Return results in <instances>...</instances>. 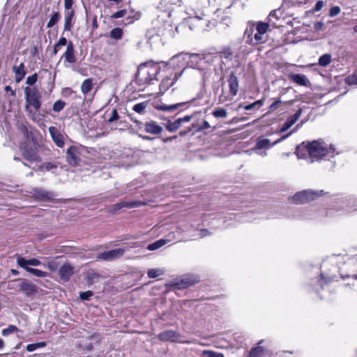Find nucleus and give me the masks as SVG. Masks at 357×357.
Listing matches in <instances>:
<instances>
[{
  "mask_svg": "<svg viewBox=\"0 0 357 357\" xmlns=\"http://www.w3.org/2000/svg\"><path fill=\"white\" fill-rule=\"evenodd\" d=\"M174 83V80L171 78L167 77L165 79H163L160 84V91L161 93H164L167 89H168L171 86H172Z\"/></svg>",
  "mask_w": 357,
  "mask_h": 357,
  "instance_id": "bb28decb",
  "label": "nucleus"
},
{
  "mask_svg": "<svg viewBox=\"0 0 357 357\" xmlns=\"http://www.w3.org/2000/svg\"><path fill=\"white\" fill-rule=\"evenodd\" d=\"M329 280L323 277V275H320V279L319 280V284L321 288H323L324 285L326 284Z\"/></svg>",
  "mask_w": 357,
  "mask_h": 357,
  "instance_id": "bf43d9fd",
  "label": "nucleus"
},
{
  "mask_svg": "<svg viewBox=\"0 0 357 357\" xmlns=\"http://www.w3.org/2000/svg\"><path fill=\"white\" fill-rule=\"evenodd\" d=\"M23 157L30 162H34L39 160V156L32 149H26L23 152Z\"/></svg>",
  "mask_w": 357,
  "mask_h": 357,
  "instance_id": "393cba45",
  "label": "nucleus"
},
{
  "mask_svg": "<svg viewBox=\"0 0 357 357\" xmlns=\"http://www.w3.org/2000/svg\"><path fill=\"white\" fill-rule=\"evenodd\" d=\"M181 126V121L177 119L174 121H171L170 120H167L166 123L165 124V126L166 129L171 132H175L176 130H178Z\"/></svg>",
  "mask_w": 357,
  "mask_h": 357,
  "instance_id": "b1692460",
  "label": "nucleus"
},
{
  "mask_svg": "<svg viewBox=\"0 0 357 357\" xmlns=\"http://www.w3.org/2000/svg\"><path fill=\"white\" fill-rule=\"evenodd\" d=\"M155 77L156 67L153 63H143L138 67L136 77L139 82L150 83Z\"/></svg>",
  "mask_w": 357,
  "mask_h": 357,
  "instance_id": "39448f33",
  "label": "nucleus"
},
{
  "mask_svg": "<svg viewBox=\"0 0 357 357\" xmlns=\"http://www.w3.org/2000/svg\"><path fill=\"white\" fill-rule=\"evenodd\" d=\"M180 335L176 331L169 330L161 333L159 335V338L164 341L177 342L183 344H190L192 343V340L180 341L178 337Z\"/></svg>",
  "mask_w": 357,
  "mask_h": 357,
  "instance_id": "9b49d317",
  "label": "nucleus"
},
{
  "mask_svg": "<svg viewBox=\"0 0 357 357\" xmlns=\"http://www.w3.org/2000/svg\"><path fill=\"white\" fill-rule=\"evenodd\" d=\"M65 105V102H63L61 100H59L54 103L52 109L55 112H60L61 110L63 109Z\"/></svg>",
  "mask_w": 357,
  "mask_h": 357,
  "instance_id": "4c0bfd02",
  "label": "nucleus"
},
{
  "mask_svg": "<svg viewBox=\"0 0 357 357\" xmlns=\"http://www.w3.org/2000/svg\"><path fill=\"white\" fill-rule=\"evenodd\" d=\"M80 148L71 146H70L66 151V160L67 162L73 166H76L79 164L81 160L80 158Z\"/></svg>",
  "mask_w": 357,
  "mask_h": 357,
  "instance_id": "1a4fd4ad",
  "label": "nucleus"
},
{
  "mask_svg": "<svg viewBox=\"0 0 357 357\" xmlns=\"http://www.w3.org/2000/svg\"><path fill=\"white\" fill-rule=\"evenodd\" d=\"M229 90L224 91L219 96V102L223 103L226 101L232 100L237 95L239 89V81L234 73H231L227 78Z\"/></svg>",
  "mask_w": 357,
  "mask_h": 357,
  "instance_id": "7ed1b4c3",
  "label": "nucleus"
},
{
  "mask_svg": "<svg viewBox=\"0 0 357 357\" xmlns=\"http://www.w3.org/2000/svg\"><path fill=\"white\" fill-rule=\"evenodd\" d=\"M299 127V125H297L296 128L292 130L291 132H289L288 134L281 137L280 139L275 141L273 144H271V142L268 139L266 138H258L257 139L256 145L254 149V150H259L262 149H268L273 146L281 142L282 141L287 139L288 137H289L292 133H294L296 129Z\"/></svg>",
  "mask_w": 357,
  "mask_h": 357,
  "instance_id": "6e6552de",
  "label": "nucleus"
},
{
  "mask_svg": "<svg viewBox=\"0 0 357 357\" xmlns=\"http://www.w3.org/2000/svg\"><path fill=\"white\" fill-rule=\"evenodd\" d=\"M318 192H314L310 190H303L295 194L292 197V202L296 204H305L311 200H313L316 197L319 196Z\"/></svg>",
  "mask_w": 357,
  "mask_h": 357,
  "instance_id": "0eeeda50",
  "label": "nucleus"
},
{
  "mask_svg": "<svg viewBox=\"0 0 357 357\" xmlns=\"http://www.w3.org/2000/svg\"><path fill=\"white\" fill-rule=\"evenodd\" d=\"M349 84H357V75L349 78Z\"/></svg>",
  "mask_w": 357,
  "mask_h": 357,
  "instance_id": "338daca9",
  "label": "nucleus"
},
{
  "mask_svg": "<svg viewBox=\"0 0 357 357\" xmlns=\"http://www.w3.org/2000/svg\"><path fill=\"white\" fill-rule=\"evenodd\" d=\"M288 77L291 82L300 86H307L310 84L307 77L304 75L291 73Z\"/></svg>",
  "mask_w": 357,
  "mask_h": 357,
  "instance_id": "dca6fc26",
  "label": "nucleus"
},
{
  "mask_svg": "<svg viewBox=\"0 0 357 357\" xmlns=\"http://www.w3.org/2000/svg\"><path fill=\"white\" fill-rule=\"evenodd\" d=\"M73 273V267L69 264L63 265L59 271V277L63 282L68 281Z\"/></svg>",
  "mask_w": 357,
  "mask_h": 357,
  "instance_id": "4468645a",
  "label": "nucleus"
},
{
  "mask_svg": "<svg viewBox=\"0 0 357 357\" xmlns=\"http://www.w3.org/2000/svg\"><path fill=\"white\" fill-rule=\"evenodd\" d=\"M125 250L117 248L98 254L96 257L98 260L112 261L120 258L123 255Z\"/></svg>",
  "mask_w": 357,
  "mask_h": 357,
  "instance_id": "9d476101",
  "label": "nucleus"
},
{
  "mask_svg": "<svg viewBox=\"0 0 357 357\" xmlns=\"http://www.w3.org/2000/svg\"><path fill=\"white\" fill-rule=\"evenodd\" d=\"M31 193L34 197L40 200L50 199L53 197V193L38 188L33 189Z\"/></svg>",
  "mask_w": 357,
  "mask_h": 357,
  "instance_id": "aec40b11",
  "label": "nucleus"
},
{
  "mask_svg": "<svg viewBox=\"0 0 357 357\" xmlns=\"http://www.w3.org/2000/svg\"><path fill=\"white\" fill-rule=\"evenodd\" d=\"M178 58V55L173 56L169 63L165 61H158V70H160L162 68H169V66L172 65V63Z\"/></svg>",
  "mask_w": 357,
  "mask_h": 357,
  "instance_id": "72a5a7b5",
  "label": "nucleus"
},
{
  "mask_svg": "<svg viewBox=\"0 0 357 357\" xmlns=\"http://www.w3.org/2000/svg\"><path fill=\"white\" fill-rule=\"evenodd\" d=\"M93 296V293L91 291H86L79 293V298L83 301L89 300Z\"/></svg>",
  "mask_w": 357,
  "mask_h": 357,
  "instance_id": "c03bdc74",
  "label": "nucleus"
},
{
  "mask_svg": "<svg viewBox=\"0 0 357 357\" xmlns=\"http://www.w3.org/2000/svg\"><path fill=\"white\" fill-rule=\"evenodd\" d=\"M73 4V0H64L65 10H71Z\"/></svg>",
  "mask_w": 357,
  "mask_h": 357,
  "instance_id": "6e6d98bb",
  "label": "nucleus"
},
{
  "mask_svg": "<svg viewBox=\"0 0 357 357\" xmlns=\"http://www.w3.org/2000/svg\"><path fill=\"white\" fill-rule=\"evenodd\" d=\"M324 1H318L316 3V4H315V6H314V8H313V11H314V12H318V11L321 10V8H323V6H324Z\"/></svg>",
  "mask_w": 357,
  "mask_h": 357,
  "instance_id": "603ef678",
  "label": "nucleus"
},
{
  "mask_svg": "<svg viewBox=\"0 0 357 357\" xmlns=\"http://www.w3.org/2000/svg\"><path fill=\"white\" fill-rule=\"evenodd\" d=\"M211 126H210V124L208 123V121H204L202 123V126H199L197 129H196V131L197 132H199V131H202L203 130H205V129H208Z\"/></svg>",
  "mask_w": 357,
  "mask_h": 357,
  "instance_id": "864d4df0",
  "label": "nucleus"
},
{
  "mask_svg": "<svg viewBox=\"0 0 357 357\" xmlns=\"http://www.w3.org/2000/svg\"><path fill=\"white\" fill-rule=\"evenodd\" d=\"M126 13H127L126 10H119V11L114 13L112 15V18L117 19V18L123 17L126 15Z\"/></svg>",
  "mask_w": 357,
  "mask_h": 357,
  "instance_id": "de8ad7c7",
  "label": "nucleus"
},
{
  "mask_svg": "<svg viewBox=\"0 0 357 357\" xmlns=\"http://www.w3.org/2000/svg\"><path fill=\"white\" fill-rule=\"evenodd\" d=\"M213 115L215 118H226L227 112L225 109L219 107L213 112Z\"/></svg>",
  "mask_w": 357,
  "mask_h": 357,
  "instance_id": "c9c22d12",
  "label": "nucleus"
},
{
  "mask_svg": "<svg viewBox=\"0 0 357 357\" xmlns=\"http://www.w3.org/2000/svg\"><path fill=\"white\" fill-rule=\"evenodd\" d=\"M119 116L116 109H113L112 112V115H111L110 118L108 119V122L112 123L114 121H116L119 119Z\"/></svg>",
  "mask_w": 357,
  "mask_h": 357,
  "instance_id": "8fccbe9b",
  "label": "nucleus"
},
{
  "mask_svg": "<svg viewBox=\"0 0 357 357\" xmlns=\"http://www.w3.org/2000/svg\"><path fill=\"white\" fill-rule=\"evenodd\" d=\"M68 40L64 37H61L58 42L55 44L53 50V55H56L57 54V47H61V46L68 45Z\"/></svg>",
  "mask_w": 357,
  "mask_h": 357,
  "instance_id": "f704fd0d",
  "label": "nucleus"
},
{
  "mask_svg": "<svg viewBox=\"0 0 357 357\" xmlns=\"http://www.w3.org/2000/svg\"><path fill=\"white\" fill-rule=\"evenodd\" d=\"M47 345L45 342H40L33 344H29L26 346V350L29 352H32L37 349L45 347Z\"/></svg>",
  "mask_w": 357,
  "mask_h": 357,
  "instance_id": "c756f323",
  "label": "nucleus"
},
{
  "mask_svg": "<svg viewBox=\"0 0 357 357\" xmlns=\"http://www.w3.org/2000/svg\"><path fill=\"white\" fill-rule=\"evenodd\" d=\"M26 99L25 109L28 112L29 117L36 119V114L32 112L31 107L38 111L41 107V94L36 87L26 86L24 89Z\"/></svg>",
  "mask_w": 357,
  "mask_h": 357,
  "instance_id": "f03ea898",
  "label": "nucleus"
},
{
  "mask_svg": "<svg viewBox=\"0 0 357 357\" xmlns=\"http://www.w3.org/2000/svg\"><path fill=\"white\" fill-rule=\"evenodd\" d=\"M350 205L351 206H348V208H347L345 210L347 212L350 213V212L357 210V202L356 201L352 200L350 203Z\"/></svg>",
  "mask_w": 357,
  "mask_h": 357,
  "instance_id": "09e8293b",
  "label": "nucleus"
},
{
  "mask_svg": "<svg viewBox=\"0 0 357 357\" xmlns=\"http://www.w3.org/2000/svg\"><path fill=\"white\" fill-rule=\"evenodd\" d=\"M63 57L64 58L65 61L69 63H74L76 61L75 48L72 41L68 42L66 50L61 58Z\"/></svg>",
  "mask_w": 357,
  "mask_h": 357,
  "instance_id": "ddd939ff",
  "label": "nucleus"
},
{
  "mask_svg": "<svg viewBox=\"0 0 357 357\" xmlns=\"http://www.w3.org/2000/svg\"><path fill=\"white\" fill-rule=\"evenodd\" d=\"M141 17V13L139 12H136L133 15L128 16L127 17L128 24H132L135 21L138 20Z\"/></svg>",
  "mask_w": 357,
  "mask_h": 357,
  "instance_id": "37998d69",
  "label": "nucleus"
},
{
  "mask_svg": "<svg viewBox=\"0 0 357 357\" xmlns=\"http://www.w3.org/2000/svg\"><path fill=\"white\" fill-rule=\"evenodd\" d=\"M38 75L36 73H34L33 75L29 76L26 78V83L29 85H33L36 81H37Z\"/></svg>",
  "mask_w": 357,
  "mask_h": 357,
  "instance_id": "a18cd8bd",
  "label": "nucleus"
},
{
  "mask_svg": "<svg viewBox=\"0 0 357 357\" xmlns=\"http://www.w3.org/2000/svg\"><path fill=\"white\" fill-rule=\"evenodd\" d=\"M123 29L121 28H114L110 31L111 38L115 40H119L123 36Z\"/></svg>",
  "mask_w": 357,
  "mask_h": 357,
  "instance_id": "473e14b6",
  "label": "nucleus"
},
{
  "mask_svg": "<svg viewBox=\"0 0 357 357\" xmlns=\"http://www.w3.org/2000/svg\"><path fill=\"white\" fill-rule=\"evenodd\" d=\"M60 19V15L58 12H55L52 14L51 16L49 22H47V27L51 28L54 26L59 20Z\"/></svg>",
  "mask_w": 357,
  "mask_h": 357,
  "instance_id": "2f4dec72",
  "label": "nucleus"
},
{
  "mask_svg": "<svg viewBox=\"0 0 357 357\" xmlns=\"http://www.w3.org/2000/svg\"><path fill=\"white\" fill-rule=\"evenodd\" d=\"M340 8L339 6H333L330 9L329 15L330 17H335L340 13Z\"/></svg>",
  "mask_w": 357,
  "mask_h": 357,
  "instance_id": "49530a36",
  "label": "nucleus"
},
{
  "mask_svg": "<svg viewBox=\"0 0 357 357\" xmlns=\"http://www.w3.org/2000/svg\"><path fill=\"white\" fill-rule=\"evenodd\" d=\"M255 107V105H254V102L252 104H249L247 105H243L242 104L239 105L238 108H243L245 110H250Z\"/></svg>",
  "mask_w": 357,
  "mask_h": 357,
  "instance_id": "13d9d810",
  "label": "nucleus"
},
{
  "mask_svg": "<svg viewBox=\"0 0 357 357\" xmlns=\"http://www.w3.org/2000/svg\"><path fill=\"white\" fill-rule=\"evenodd\" d=\"M143 205V203L137 201H133V202H127V201H123L119 203H117L112 206L113 211H119L124 207L126 208H136L139 206Z\"/></svg>",
  "mask_w": 357,
  "mask_h": 357,
  "instance_id": "6ab92c4d",
  "label": "nucleus"
},
{
  "mask_svg": "<svg viewBox=\"0 0 357 357\" xmlns=\"http://www.w3.org/2000/svg\"><path fill=\"white\" fill-rule=\"evenodd\" d=\"M332 61V56L331 54H324L321 55L318 60V65L321 67L328 66Z\"/></svg>",
  "mask_w": 357,
  "mask_h": 357,
  "instance_id": "a878e982",
  "label": "nucleus"
},
{
  "mask_svg": "<svg viewBox=\"0 0 357 357\" xmlns=\"http://www.w3.org/2000/svg\"><path fill=\"white\" fill-rule=\"evenodd\" d=\"M73 92V90L68 87L65 88L63 90V93H65L66 95H70Z\"/></svg>",
  "mask_w": 357,
  "mask_h": 357,
  "instance_id": "774afa93",
  "label": "nucleus"
},
{
  "mask_svg": "<svg viewBox=\"0 0 357 357\" xmlns=\"http://www.w3.org/2000/svg\"><path fill=\"white\" fill-rule=\"evenodd\" d=\"M305 148L304 146H298L296 149V153L298 156V158H304V155L305 154H303L301 153V150Z\"/></svg>",
  "mask_w": 357,
  "mask_h": 357,
  "instance_id": "4d7b16f0",
  "label": "nucleus"
},
{
  "mask_svg": "<svg viewBox=\"0 0 357 357\" xmlns=\"http://www.w3.org/2000/svg\"><path fill=\"white\" fill-rule=\"evenodd\" d=\"M306 149L310 158L317 160L325 156L330 151H334V148L331 146L328 149L326 145L319 141H313L309 143Z\"/></svg>",
  "mask_w": 357,
  "mask_h": 357,
  "instance_id": "423d86ee",
  "label": "nucleus"
},
{
  "mask_svg": "<svg viewBox=\"0 0 357 357\" xmlns=\"http://www.w3.org/2000/svg\"><path fill=\"white\" fill-rule=\"evenodd\" d=\"M13 70L15 73V79L17 82H20L24 77L26 72L24 70V65L21 63L18 66H14Z\"/></svg>",
  "mask_w": 357,
  "mask_h": 357,
  "instance_id": "4be33fe9",
  "label": "nucleus"
},
{
  "mask_svg": "<svg viewBox=\"0 0 357 357\" xmlns=\"http://www.w3.org/2000/svg\"><path fill=\"white\" fill-rule=\"evenodd\" d=\"M20 288L27 296H31L37 291L36 286L25 280H21Z\"/></svg>",
  "mask_w": 357,
  "mask_h": 357,
  "instance_id": "a211bd4d",
  "label": "nucleus"
},
{
  "mask_svg": "<svg viewBox=\"0 0 357 357\" xmlns=\"http://www.w3.org/2000/svg\"><path fill=\"white\" fill-rule=\"evenodd\" d=\"M301 114L302 109H299L294 115L289 116L284 123L278 132H284L289 128H290L298 120L301 116Z\"/></svg>",
  "mask_w": 357,
  "mask_h": 357,
  "instance_id": "f8f14e48",
  "label": "nucleus"
},
{
  "mask_svg": "<svg viewBox=\"0 0 357 357\" xmlns=\"http://www.w3.org/2000/svg\"><path fill=\"white\" fill-rule=\"evenodd\" d=\"M202 355L205 357H225L224 354L219 352L213 351L211 350H204Z\"/></svg>",
  "mask_w": 357,
  "mask_h": 357,
  "instance_id": "e433bc0d",
  "label": "nucleus"
},
{
  "mask_svg": "<svg viewBox=\"0 0 357 357\" xmlns=\"http://www.w3.org/2000/svg\"><path fill=\"white\" fill-rule=\"evenodd\" d=\"M185 104V102H180V103L170 105H166L165 104H158V103L157 108H158V110L172 112L175 109H178L179 107L184 105Z\"/></svg>",
  "mask_w": 357,
  "mask_h": 357,
  "instance_id": "5701e85b",
  "label": "nucleus"
},
{
  "mask_svg": "<svg viewBox=\"0 0 357 357\" xmlns=\"http://www.w3.org/2000/svg\"><path fill=\"white\" fill-rule=\"evenodd\" d=\"M18 331V328L13 325H10L8 328L2 331V335L4 336L8 335L14 332Z\"/></svg>",
  "mask_w": 357,
  "mask_h": 357,
  "instance_id": "ea45409f",
  "label": "nucleus"
},
{
  "mask_svg": "<svg viewBox=\"0 0 357 357\" xmlns=\"http://www.w3.org/2000/svg\"><path fill=\"white\" fill-rule=\"evenodd\" d=\"M324 26V23L322 22H317L314 24V29L317 31L321 30Z\"/></svg>",
  "mask_w": 357,
  "mask_h": 357,
  "instance_id": "e2e57ef3",
  "label": "nucleus"
},
{
  "mask_svg": "<svg viewBox=\"0 0 357 357\" xmlns=\"http://www.w3.org/2000/svg\"><path fill=\"white\" fill-rule=\"evenodd\" d=\"M91 89H92V79H85L81 85L82 92L84 95H86L91 90Z\"/></svg>",
  "mask_w": 357,
  "mask_h": 357,
  "instance_id": "cd10ccee",
  "label": "nucleus"
},
{
  "mask_svg": "<svg viewBox=\"0 0 357 357\" xmlns=\"http://www.w3.org/2000/svg\"><path fill=\"white\" fill-rule=\"evenodd\" d=\"M167 242H169V241L167 239L158 240V248L165 245Z\"/></svg>",
  "mask_w": 357,
  "mask_h": 357,
  "instance_id": "0e129e2a",
  "label": "nucleus"
},
{
  "mask_svg": "<svg viewBox=\"0 0 357 357\" xmlns=\"http://www.w3.org/2000/svg\"><path fill=\"white\" fill-rule=\"evenodd\" d=\"M197 282L198 278L195 275H184L165 284L166 291L185 289Z\"/></svg>",
  "mask_w": 357,
  "mask_h": 357,
  "instance_id": "20e7f679",
  "label": "nucleus"
},
{
  "mask_svg": "<svg viewBox=\"0 0 357 357\" xmlns=\"http://www.w3.org/2000/svg\"><path fill=\"white\" fill-rule=\"evenodd\" d=\"M269 25L268 23L259 22L257 25L254 22H249L245 31L244 36L248 38L249 42L254 45L261 44L265 42V33Z\"/></svg>",
  "mask_w": 357,
  "mask_h": 357,
  "instance_id": "f257e3e1",
  "label": "nucleus"
},
{
  "mask_svg": "<svg viewBox=\"0 0 357 357\" xmlns=\"http://www.w3.org/2000/svg\"><path fill=\"white\" fill-rule=\"evenodd\" d=\"M264 348L260 346L252 348L249 354L248 357H261L264 353Z\"/></svg>",
  "mask_w": 357,
  "mask_h": 357,
  "instance_id": "c85d7f7f",
  "label": "nucleus"
},
{
  "mask_svg": "<svg viewBox=\"0 0 357 357\" xmlns=\"http://www.w3.org/2000/svg\"><path fill=\"white\" fill-rule=\"evenodd\" d=\"M46 266L51 271H55L58 268V264L54 259H49Z\"/></svg>",
  "mask_w": 357,
  "mask_h": 357,
  "instance_id": "a19ab883",
  "label": "nucleus"
},
{
  "mask_svg": "<svg viewBox=\"0 0 357 357\" xmlns=\"http://www.w3.org/2000/svg\"><path fill=\"white\" fill-rule=\"evenodd\" d=\"M45 167L47 171H50L57 167L56 165L52 162H47L41 166V168Z\"/></svg>",
  "mask_w": 357,
  "mask_h": 357,
  "instance_id": "3c124183",
  "label": "nucleus"
},
{
  "mask_svg": "<svg viewBox=\"0 0 357 357\" xmlns=\"http://www.w3.org/2000/svg\"><path fill=\"white\" fill-rule=\"evenodd\" d=\"M277 13L278 11L277 10H273L270 13L269 15H268V21L271 22L273 18H275L276 20H278V17L277 15Z\"/></svg>",
  "mask_w": 357,
  "mask_h": 357,
  "instance_id": "052dcab7",
  "label": "nucleus"
},
{
  "mask_svg": "<svg viewBox=\"0 0 357 357\" xmlns=\"http://www.w3.org/2000/svg\"><path fill=\"white\" fill-rule=\"evenodd\" d=\"M191 119H192V116H189V115L185 116L183 118H178V119L181 121V123L183 122H189L191 120Z\"/></svg>",
  "mask_w": 357,
  "mask_h": 357,
  "instance_id": "69168bd1",
  "label": "nucleus"
},
{
  "mask_svg": "<svg viewBox=\"0 0 357 357\" xmlns=\"http://www.w3.org/2000/svg\"><path fill=\"white\" fill-rule=\"evenodd\" d=\"M17 263L26 271L27 268H29V266H36L41 264L40 261L37 259H26L20 256L17 258Z\"/></svg>",
  "mask_w": 357,
  "mask_h": 357,
  "instance_id": "f3484780",
  "label": "nucleus"
},
{
  "mask_svg": "<svg viewBox=\"0 0 357 357\" xmlns=\"http://www.w3.org/2000/svg\"><path fill=\"white\" fill-rule=\"evenodd\" d=\"M148 275L151 278H156V269H151L148 271Z\"/></svg>",
  "mask_w": 357,
  "mask_h": 357,
  "instance_id": "680f3d73",
  "label": "nucleus"
},
{
  "mask_svg": "<svg viewBox=\"0 0 357 357\" xmlns=\"http://www.w3.org/2000/svg\"><path fill=\"white\" fill-rule=\"evenodd\" d=\"M145 130L147 132L155 134L156 133V124L154 122L146 123Z\"/></svg>",
  "mask_w": 357,
  "mask_h": 357,
  "instance_id": "58836bf2",
  "label": "nucleus"
},
{
  "mask_svg": "<svg viewBox=\"0 0 357 357\" xmlns=\"http://www.w3.org/2000/svg\"><path fill=\"white\" fill-rule=\"evenodd\" d=\"M146 105L145 102L137 103L134 105L133 110L137 113H142L146 108Z\"/></svg>",
  "mask_w": 357,
  "mask_h": 357,
  "instance_id": "79ce46f5",
  "label": "nucleus"
},
{
  "mask_svg": "<svg viewBox=\"0 0 357 357\" xmlns=\"http://www.w3.org/2000/svg\"><path fill=\"white\" fill-rule=\"evenodd\" d=\"M281 103V100L280 99L275 100L269 107L270 111H274L278 108V105Z\"/></svg>",
  "mask_w": 357,
  "mask_h": 357,
  "instance_id": "5fc2aeb1",
  "label": "nucleus"
},
{
  "mask_svg": "<svg viewBox=\"0 0 357 357\" xmlns=\"http://www.w3.org/2000/svg\"><path fill=\"white\" fill-rule=\"evenodd\" d=\"M26 271L39 278H45L47 275L46 272L33 268H27Z\"/></svg>",
  "mask_w": 357,
  "mask_h": 357,
  "instance_id": "7c9ffc66",
  "label": "nucleus"
},
{
  "mask_svg": "<svg viewBox=\"0 0 357 357\" xmlns=\"http://www.w3.org/2000/svg\"><path fill=\"white\" fill-rule=\"evenodd\" d=\"M75 12L73 10H66L64 14V31H70L73 26Z\"/></svg>",
  "mask_w": 357,
  "mask_h": 357,
  "instance_id": "412c9836",
  "label": "nucleus"
},
{
  "mask_svg": "<svg viewBox=\"0 0 357 357\" xmlns=\"http://www.w3.org/2000/svg\"><path fill=\"white\" fill-rule=\"evenodd\" d=\"M48 130L54 142L56 144V146L61 148L63 147L64 144L63 138L59 130L54 126H50Z\"/></svg>",
  "mask_w": 357,
  "mask_h": 357,
  "instance_id": "2eb2a0df",
  "label": "nucleus"
}]
</instances>
